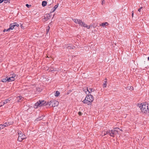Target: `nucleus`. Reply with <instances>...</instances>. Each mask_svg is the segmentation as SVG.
<instances>
[{
	"mask_svg": "<svg viewBox=\"0 0 149 149\" xmlns=\"http://www.w3.org/2000/svg\"><path fill=\"white\" fill-rule=\"evenodd\" d=\"M3 102H0V107L2 106L3 105H2V103Z\"/></svg>",
	"mask_w": 149,
	"mask_h": 149,
	"instance_id": "obj_36",
	"label": "nucleus"
},
{
	"mask_svg": "<svg viewBox=\"0 0 149 149\" xmlns=\"http://www.w3.org/2000/svg\"><path fill=\"white\" fill-rule=\"evenodd\" d=\"M10 0H3V1H4L5 3H7Z\"/></svg>",
	"mask_w": 149,
	"mask_h": 149,
	"instance_id": "obj_31",
	"label": "nucleus"
},
{
	"mask_svg": "<svg viewBox=\"0 0 149 149\" xmlns=\"http://www.w3.org/2000/svg\"><path fill=\"white\" fill-rule=\"evenodd\" d=\"M58 4H57L55 6H54V7L53 8V10L52 11L53 12H54L55 10L58 7Z\"/></svg>",
	"mask_w": 149,
	"mask_h": 149,
	"instance_id": "obj_18",
	"label": "nucleus"
},
{
	"mask_svg": "<svg viewBox=\"0 0 149 149\" xmlns=\"http://www.w3.org/2000/svg\"><path fill=\"white\" fill-rule=\"evenodd\" d=\"M82 21L80 19H79V21L78 22L77 24H79L80 26H81V24L82 23Z\"/></svg>",
	"mask_w": 149,
	"mask_h": 149,
	"instance_id": "obj_26",
	"label": "nucleus"
},
{
	"mask_svg": "<svg viewBox=\"0 0 149 149\" xmlns=\"http://www.w3.org/2000/svg\"><path fill=\"white\" fill-rule=\"evenodd\" d=\"M46 103V102L44 101H39L37 102L35 105L34 107L36 108L38 106H42L44 105Z\"/></svg>",
	"mask_w": 149,
	"mask_h": 149,
	"instance_id": "obj_5",
	"label": "nucleus"
},
{
	"mask_svg": "<svg viewBox=\"0 0 149 149\" xmlns=\"http://www.w3.org/2000/svg\"><path fill=\"white\" fill-rule=\"evenodd\" d=\"M78 114L79 115V116H81L82 115V113L80 111H79V112H78Z\"/></svg>",
	"mask_w": 149,
	"mask_h": 149,
	"instance_id": "obj_34",
	"label": "nucleus"
},
{
	"mask_svg": "<svg viewBox=\"0 0 149 149\" xmlns=\"http://www.w3.org/2000/svg\"><path fill=\"white\" fill-rule=\"evenodd\" d=\"M132 17H133V16H134V12H133V11H132Z\"/></svg>",
	"mask_w": 149,
	"mask_h": 149,
	"instance_id": "obj_40",
	"label": "nucleus"
},
{
	"mask_svg": "<svg viewBox=\"0 0 149 149\" xmlns=\"http://www.w3.org/2000/svg\"><path fill=\"white\" fill-rule=\"evenodd\" d=\"M130 89L131 90H133V87L131 86L130 87Z\"/></svg>",
	"mask_w": 149,
	"mask_h": 149,
	"instance_id": "obj_35",
	"label": "nucleus"
},
{
	"mask_svg": "<svg viewBox=\"0 0 149 149\" xmlns=\"http://www.w3.org/2000/svg\"><path fill=\"white\" fill-rule=\"evenodd\" d=\"M16 99L19 102H20V100H23L24 98L21 96H19L16 97Z\"/></svg>",
	"mask_w": 149,
	"mask_h": 149,
	"instance_id": "obj_13",
	"label": "nucleus"
},
{
	"mask_svg": "<svg viewBox=\"0 0 149 149\" xmlns=\"http://www.w3.org/2000/svg\"><path fill=\"white\" fill-rule=\"evenodd\" d=\"M2 81L3 82H5L8 81V78L6 77V78L3 79H2Z\"/></svg>",
	"mask_w": 149,
	"mask_h": 149,
	"instance_id": "obj_22",
	"label": "nucleus"
},
{
	"mask_svg": "<svg viewBox=\"0 0 149 149\" xmlns=\"http://www.w3.org/2000/svg\"><path fill=\"white\" fill-rule=\"evenodd\" d=\"M4 128L2 124L0 125V130Z\"/></svg>",
	"mask_w": 149,
	"mask_h": 149,
	"instance_id": "obj_28",
	"label": "nucleus"
},
{
	"mask_svg": "<svg viewBox=\"0 0 149 149\" xmlns=\"http://www.w3.org/2000/svg\"><path fill=\"white\" fill-rule=\"evenodd\" d=\"M81 26H83L84 27H86L87 29H90V27L91 26V25L88 26L85 23L83 22H82Z\"/></svg>",
	"mask_w": 149,
	"mask_h": 149,
	"instance_id": "obj_7",
	"label": "nucleus"
},
{
	"mask_svg": "<svg viewBox=\"0 0 149 149\" xmlns=\"http://www.w3.org/2000/svg\"><path fill=\"white\" fill-rule=\"evenodd\" d=\"M43 118V116H42V117H40L39 118V119L38 118V119H39V120H40L42 119Z\"/></svg>",
	"mask_w": 149,
	"mask_h": 149,
	"instance_id": "obj_37",
	"label": "nucleus"
},
{
	"mask_svg": "<svg viewBox=\"0 0 149 149\" xmlns=\"http://www.w3.org/2000/svg\"><path fill=\"white\" fill-rule=\"evenodd\" d=\"M73 20L76 24H77L78 22L79 21V19H73Z\"/></svg>",
	"mask_w": 149,
	"mask_h": 149,
	"instance_id": "obj_23",
	"label": "nucleus"
},
{
	"mask_svg": "<svg viewBox=\"0 0 149 149\" xmlns=\"http://www.w3.org/2000/svg\"><path fill=\"white\" fill-rule=\"evenodd\" d=\"M107 80L106 79H105V81L104 82V83L103 84V86L104 88L106 87L107 85Z\"/></svg>",
	"mask_w": 149,
	"mask_h": 149,
	"instance_id": "obj_15",
	"label": "nucleus"
},
{
	"mask_svg": "<svg viewBox=\"0 0 149 149\" xmlns=\"http://www.w3.org/2000/svg\"><path fill=\"white\" fill-rule=\"evenodd\" d=\"M82 21L80 19H79V21L78 22L77 24H79L80 26H81V24L82 23Z\"/></svg>",
	"mask_w": 149,
	"mask_h": 149,
	"instance_id": "obj_27",
	"label": "nucleus"
},
{
	"mask_svg": "<svg viewBox=\"0 0 149 149\" xmlns=\"http://www.w3.org/2000/svg\"><path fill=\"white\" fill-rule=\"evenodd\" d=\"M14 24H15L14 25H15V26L16 27H18L19 25L18 24H17V23H14Z\"/></svg>",
	"mask_w": 149,
	"mask_h": 149,
	"instance_id": "obj_29",
	"label": "nucleus"
},
{
	"mask_svg": "<svg viewBox=\"0 0 149 149\" xmlns=\"http://www.w3.org/2000/svg\"><path fill=\"white\" fill-rule=\"evenodd\" d=\"M10 101V100L8 99L5 100L2 103V105H4V104H6L8 102Z\"/></svg>",
	"mask_w": 149,
	"mask_h": 149,
	"instance_id": "obj_16",
	"label": "nucleus"
},
{
	"mask_svg": "<svg viewBox=\"0 0 149 149\" xmlns=\"http://www.w3.org/2000/svg\"><path fill=\"white\" fill-rule=\"evenodd\" d=\"M15 75L14 74L13 76L10 77L8 78V81H14L15 80Z\"/></svg>",
	"mask_w": 149,
	"mask_h": 149,
	"instance_id": "obj_10",
	"label": "nucleus"
},
{
	"mask_svg": "<svg viewBox=\"0 0 149 149\" xmlns=\"http://www.w3.org/2000/svg\"><path fill=\"white\" fill-rule=\"evenodd\" d=\"M94 90H93L92 88H89L88 89V91L89 92V94L91 93L92 92L94 91Z\"/></svg>",
	"mask_w": 149,
	"mask_h": 149,
	"instance_id": "obj_21",
	"label": "nucleus"
},
{
	"mask_svg": "<svg viewBox=\"0 0 149 149\" xmlns=\"http://www.w3.org/2000/svg\"><path fill=\"white\" fill-rule=\"evenodd\" d=\"M13 123V122H8L5 123L3 124H2V125L3 126V127H5L8 126L12 124Z\"/></svg>",
	"mask_w": 149,
	"mask_h": 149,
	"instance_id": "obj_9",
	"label": "nucleus"
},
{
	"mask_svg": "<svg viewBox=\"0 0 149 149\" xmlns=\"http://www.w3.org/2000/svg\"><path fill=\"white\" fill-rule=\"evenodd\" d=\"M108 24L107 22L103 23L101 24H100V26H102L104 27L105 25H107Z\"/></svg>",
	"mask_w": 149,
	"mask_h": 149,
	"instance_id": "obj_19",
	"label": "nucleus"
},
{
	"mask_svg": "<svg viewBox=\"0 0 149 149\" xmlns=\"http://www.w3.org/2000/svg\"><path fill=\"white\" fill-rule=\"evenodd\" d=\"M107 134H108V131L106 132L104 131H103L102 132V133H101V134H100V135L102 136H105V135H106Z\"/></svg>",
	"mask_w": 149,
	"mask_h": 149,
	"instance_id": "obj_12",
	"label": "nucleus"
},
{
	"mask_svg": "<svg viewBox=\"0 0 149 149\" xmlns=\"http://www.w3.org/2000/svg\"><path fill=\"white\" fill-rule=\"evenodd\" d=\"M81 26H83L84 27H86L87 29H90V27L91 26V25L88 26L85 23L83 22H82Z\"/></svg>",
	"mask_w": 149,
	"mask_h": 149,
	"instance_id": "obj_8",
	"label": "nucleus"
},
{
	"mask_svg": "<svg viewBox=\"0 0 149 149\" xmlns=\"http://www.w3.org/2000/svg\"><path fill=\"white\" fill-rule=\"evenodd\" d=\"M142 8V7H141L138 10V11L139 12H140L141 11V9Z\"/></svg>",
	"mask_w": 149,
	"mask_h": 149,
	"instance_id": "obj_33",
	"label": "nucleus"
},
{
	"mask_svg": "<svg viewBox=\"0 0 149 149\" xmlns=\"http://www.w3.org/2000/svg\"><path fill=\"white\" fill-rule=\"evenodd\" d=\"M17 133L18 135L17 140L18 141L21 142L23 140L26 139V136L22 132L19 131Z\"/></svg>",
	"mask_w": 149,
	"mask_h": 149,
	"instance_id": "obj_4",
	"label": "nucleus"
},
{
	"mask_svg": "<svg viewBox=\"0 0 149 149\" xmlns=\"http://www.w3.org/2000/svg\"><path fill=\"white\" fill-rule=\"evenodd\" d=\"M104 3V0H102V4L103 5Z\"/></svg>",
	"mask_w": 149,
	"mask_h": 149,
	"instance_id": "obj_38",
	"label": "nucleus"
},
{
	"mask_svg": "<svg viewBox=\"0 0 149 149\" xmlns=\"http://www.w3.org/2000/svg\"><path fill=\"white\" fill-rule=\"evenodd\" d=\"M50 70L51 71H56V70H54V69L53 68H50Z\"/></svg>",
	"mask_w": 149,
	"mask_h": 149,
	"instance_id": "obj_30",
	"label": "nucleus"
},
{
	"mask_svg": "<svg viewBox=\"0 0 149 149\" xmlns=\"http://www.w3.org/2000/svg\"><path fill=\"white\" fill-rule=\"evenodd\" d=\"M119 130V128H116L115 130H108V134L111 136L114 137L118 133V130Z\"/></svg>",
	"mask_w": 149,
	"mask_h": 149,
	"instance_id": "obj_3",
	"label": "nucleus"
},
{
	"mask_svg": "<svg viewBox=\"0 0 149 149\" xmlns=\"http://www.w3.org/2000/svg\"><path fill=\"white\" fill-rule=\"evenodd\" d=\"M48 28L47 29V30L46 31V33H48V32L49 30V28H50L49 27V26H48Z\"/></svg>",
	"mask_w": 149,
	"mask_h": 149,
	"instance_id": "obj_32",
	"label": "nucleus"
},
{
	"mask_svg": "<svg viewBox=\"0 0 149 149\" xmlns=\"http://www.w3.org/2000/svg\"><path fill=\"white\" fill-rule=\"evenodd\" d=\"M26 7H29V6H31L30 5H29V4H26Z\"/></svg>",
	"mask_w": 149,
	"mask_h": 149,
	"instance_id": "obj_39",
	"label": "nucleus"
},
{
	"mask_svg": "<svg viewBox=\"0 0 149 149\" xmlns=\"http://www.w3.org/2000/svg\"><path fill=\"white\" fill-rule=\"evenodd\" d=\"M50 106L52 107H55L57 106L58 104V102L56 100H52L48 103Z\"/></svg>",
	"mask_w": 149,
	"mask_h": 149,
	"instance_id": "obj_6",
	"label": "nucleus"
},
{
	"mask_svg": "<svg viewBox=\"0 0 149 149\" xmlns=\"http://www.w3.org/2000/svg\"><path fill=\"white\" fill-rule=\"evenodd\" d=\"M83 91L87 95L89 94V92L88 91V89L87 87H85L84 88Z\"/></svg>",
	"mask_w": 149,
	"mask_h": 149,
	"instance_id": "obj_11",
	"label": "nucleus"
},
{
	"mask_svg": "<svg viewBox=\"0 0 149 149\" xmlns=\"http://www.w3.org/2000/svg\"><path fill=\"white\" fill-rule=\"evenodd\" d=\"M3 1V0H0V3H1Z\"/></svg>",
	"mask_w": 149,
	"mask_h": 149,
	"instance_id": "obj_42",
	"label": "nucleus"
},
{
	"mask_svg": "<svg viewBox=\"0 0 149 149\" xmlns=\"http://www.w3.org/2000/svg\"><path fill=\"white\" fill-rule=\"evenodd\" d=\"M14 24H15L13 23L10 24V29H11V30H13L14 28V27H15Z\"/></svg>",
	"mask_w": 149,
	"mask_h": 149,
	"instance_id": "obj_14",
	"label": "nucleus"
},
{
	"mask_svg": "<svg viewBox=\"0 0 149 149\" xmlns=\"http://www.w3.org/2000/svg\"><path fill=\"white\" fill-rule=\"evenodd\" d=\"M148 60L149 61V57L148 58Z\"/></svg>",
	"mask_w": 149,
	"mask_h": 149,
	"instance_id": "obj_43",
	"label": "nucleus"
},
{
	"mask_svg": "<svg viewBox=\"0 0 149 149\" xmlns=\"http://www.w3.org/2000/svg\"><path fill=\"white\" fill-rule=\"evenodd\" d=\"M10 29H10V27H9V28L7 29H4L3 30V32H5V31H9L10 30Z\"/></svg>",
	"mask_w": 149,
	"mask_h": 149,
	"instance_id": "obj_25",
	"label": "nucleus"
},
{
	"mask_svg": "<svg viewBox=\"0 0 149 149\" xmlns=\"http://www.w3.org/2000/svg\"><path fill=\"white\" fill-rule=\"evenodd\" d=\"M60 93L58 91H56V92L54 93V95L56 97H58L59 95L60 94Z\"/></svg>",
	"mask_w": 149,
	"mask_h": 149,
	"instance_id": "obj_17",
	"label": "nucleus"
},
{
	"mask_svg": "<svg viewBox=\"0 0 149 149\" xmlns=\"http://www.w3.org/2000/svg\"><path fill=\"white\" fill-rule=\"evenodd\" d=\"M21 28L24 29V27L23 26L22 24H21Z\"/></svg>",
	"mask_w": 149,
	"mask_h": 149,
	"instance_id": "obj_41",
	"label": "nucleus"
},
{
	"mask_svg": "<svg viewBox=\"0 0 149 149\" xmlns=\"http://www.w3.org/2000/svg\"><path fill=\"white\" fill-rule=\"evenodd\" d=\"M71 45L70 44H68L67 45V46L66 47V48H68V49H70L71 48L73 49V47H71L70 46Z\"/></svg>",
	"mask_w": 149,
	"mask_h": 149,
	"instance_id": "obj_24",
	"label": "nucleus"
},
{
	"mask_svg": "<svg viewBox=\"0 0 149 149\" xmlns=\"http://www.w3.org/2000/svg\"><path fill=\"white\" fill-rule=\"evenodd\" d=\"M93 96L91 94H88L86 96L85 99L82 102L84 103L87 104L88 105H91L94 100Z\"/></svg>",
	"mask_w": 149,
	"mask_h": 149,
	"instance_id": "obj_2",
	"label": "nucleus"
},
{
	"mask_svg": "<svg viewBox=\"0 0 149 149\" xmlns=\"http://www.w3.org/2000/svg\"><path fill=\"white\" fill-rule=\"evenodd\" d=\"M47 3L45 1H43L42 2V5L43 6H45L47 5Z\"/></svg>",
	"mask_w": 149,
	"mask_h": 149,
	"instance_id": "obj_20",
	"label": "nucleus"
},
{
	"mask_svg": "<svg viewBox=\"0 0 149 149\" xmlns=\"http://www.w3.org/2000/svg\"><path fill=\"white\" fill-rule=\"evenodd\" d=\"M141 111L144 113L147 114L149 112V105L146 103L143 102L139 105Z\"/></svg>",
	"mask_w": 149,
	"mask_h": 149,
	"instance_id": "obj_1",
	"label": "nucleus"
}]
</instances>
